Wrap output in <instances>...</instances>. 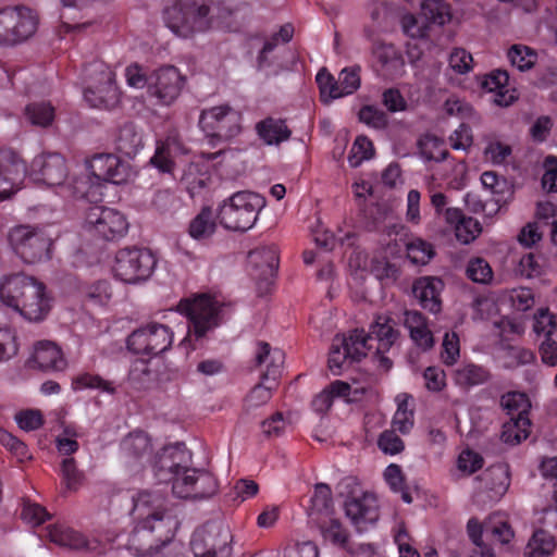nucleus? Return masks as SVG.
Returning <instances> with one entry per match:
<instances>
[{
  "instance_id": "obj_1",
  "label": "nucleus",
  "mask_w": 557,
  "mask_h": 557,
  "mask_svg": "<svg viewBox=\"0 0 557 557\" xmlns=\"http://www.w3.org/2000/svg\"><path fill=\"white\" fill-rule=\"evenodd\" d=\"M133 511L138 519L129 537V547L139 556L184 557L173 537L177 519L168 511L165 498L156 492L143 491L134 497Z\"/></svg>"
},
{
  "instance_id": "obj_2",
  "label": "nucleus",
  "mask_w": 557,
  "mask_h": 557,
  "mask_svg": "<svg viewBox=\"0 0 557 557\" xmlns=\"http://www.w3.org/2000/svg\"><path fill=\"white\" fill-rule=\"evenodd\" d=\"M393 320L385 315H377L371 323L368 333L364 330H354L348 337L336 336L329 352V368L334 375L342 374L347 363L360 361L369 351H373V360L377 367L388 371L393 361L385 356L398 337L393 326Z\"/></svg>"
},
{
  "instance_id": "obj_3",
  "label": "nucleus",
  "mask_w": 557,
  "mask_h": 557,
  "mask_svg": "<svg viewBox=\"0 0 557 557\" xmlns=\"http://www.w3.org/2000/svg\"><path fill=\"white\" fill-rule=\"evenodd\" d=\"M232 10L214 0H176L163 10L165 25L177 36L189 38L213 26H228Z\"/></svg>"
},
{
  "instance_id": "obj_4",
  "label": "nucleus",
  "mask_w": 557,
  "mask_h": 557,
  "mask_svg": "<svg viewBox=\"0 0 557 557\" xmlns=\"http://www.w3.org/2000/svg\"><path fill=\"white\" fill-rule=\"evenodd\" d=\"M163 456L157 463L161 465L160 469L168 467L169 473L172 474L169 480L172 481L173 494L178 498L206 499L216 494L219 484L211 472L205 469L183 467L171 460L168 462Z\"/></svg>"
},
{
  "instance_id": "obj_5",
  "label": "nucleus",
  "mask_w": 557,
  "mask_h": 557,
  "mask_svg": "<svg viewBox=\"0 0 557 557\" xmlns=\"http://www.w3.org/2000/svg\"><path fill=\"white\" fill-rule=\"evenodd\" d=\"M264 206L265 198L260 194L237 191L219 207L218 219L226 230L246 232L253 227Z\"/></svg>"
},
{
  "instance_id": "obj_6",
  "label": "nucleus",
  "mask_w": 557,
  "mask_h": 557,
  "mask_svg": "<svg viewBox=\"0 0 557 557\" xmlns=\"http://www.w3.org/2000/svg\"><path fill=\"white\" fill-rule=\"evenodd\" d=\"M285 354L278 348H272L265 342H258L255 356L257 367H264L261 373V382L257 384L246 397L248 407H258L272 396V391L276 388L278 379L281 377Z\"/></svg>"
},
{
  "instance_id": "obj_7",
  "label": "nucleus",
  "mask_w": 557,
  "mask_h": 557,
  "mask_svg": "<svg viewBox=\"0 0 557 557\" xmlns=\"http://www.w3.org/2000/svg\"><path fill=\"white\" fill-rule=\"evenodd\" d=\"M88 81L84 99L91 108L113 110L120 104L121 92L115 84V74L103 62L95 61L85 69Z\"/></svg>"
},
{
  "instance_id": "obj_8",
  "label": "nucleus",
  "mask_w": 557,
  "mask_h": 557,
  "mask_svg": "<svg viewBox=\"0 0 557 557\" xmlns=\"http://www.w3.org/2000/svg\"><path fill=\"white\" fill-rule=\"evenodd\" d=\"M177 311L188 319V331L184 341H199L220 323L219 304L212 296L206 294L182 299L177 305Z\"/></svg>"
},
{
  "instance_id": "obj_9",
  "label": "nucleus",
  "mask_w": 557,
  "mask_h": 557,
  "mask_svg": "<svg viewBox=\"0 0 557 557\" xmlns=\"http://www.w3.org/2000/svg\"><path fill=\"white\" fill-rule=\"evenodd\" d=\"M453 17L450 5L444 0H423L421 13L403 15L400 24L405 35L412 39H425L431 36L433 26H443Z\"/></svg>"
},
{
  "instance_id": "obj_10",
  "label": "nucleus",
  "mask_w": 557,
  "mask_h": 557,
  "mask_svg": "<svg viewBox=\"0 0 557 557\" xmlns=\"http://www.w3.org/2000/svg\"><path fill=\"white\" fill-rule=\"evenodd\" d=\"M38 21L36 12L24 5L0 9V46L26 41L36 33Z\"/></svg>"
},
{
  "instance_id": "obj_11",
  "label": "nucleus",
  "mask_w": 557,
  "mask_h": 557,
  "mask_svg": "<svg viewBox=\"0 0 557 557\" xmlns=\"http://www.w3.org/2000/svg\"><path fill=\"white\" fill-rule=\"evenodd\" d=\"M157 267V258L148 248H123L115 255L114 276L127 284L147 281Z\"/></svg>"
},
{
  "instance_id": "obj_12",
  "label": "nucleus",
  "mask_w": 557,
  "mask_h": 557,
  "mask_svg": "<svg viewBox=\"0 0 557 557\" xmlns=\"http://www.w3.org/2000/svg\"><path fill=\"white\" fill-rule=\"evenodd\" d=\"M358 487L354 478H345L338 484L341 495H346L344 503L345 513L358 532H363L374 524L379 519V506L374 495L361 492L359 496L357 491L349 490Z\"/></svg>"
},
{
  "instance_id": "obj_13",
  "label": "nucleus",
  "mask_w": 557,
  "mask_h": 557,
  "mask_svg": "<svg viewBox=\"0 0 557 557\" xmlns=\"http://www.w3.org/2000/svg\"><path fill=\"white\" fill-rule=\"evenodd\" d=\"M233 535L221 522L210 521L198 528L190 541L195 557H231Z\"/></svg>"
},
{
  "instance_id": "obj_14",
  "label": "nucleus",
  "mask_w": 557,
  "mask_h": 557,
  "mask_svg": "<svg viewBox=\"0 0 557 557\" xmlns=\"http://www.w3.org/2000/svg\"><path fill=\"white\" fill-rule=\"evenodd\" d=\"M9 242L14 252L26 263L51 257L52 239L42 228L18 225L11 230Z\"/></svg>"
},
{
  "instance_id": "obj_15",
  "label": "nucleus",
  "mask_w": 557,
  "mask_h": 557,
  "mask_svg": "<svg viewBox=\"0 0 557 557\" xmlns=\"http://www.w3.org/2000/svg\"><path fill=\"white\" fill-rule=\"evenodd\" d=\"M172 330L161 323L150 322L133 331L126 341L127 348L137 355L156 357L171 348Z\"/></svg>"
},
{
  "instance_id": "obj_16",
  "label": "nucleus",
  "mask_w": 557,
  "mask_h": 557,
  "mask_svg": "<svg viewBox=\"0 0 557 557\" xmlns=\"http://www.w3.org/2000/svg\"><path fill=\"white\" fill-rule=\"evenodd\" d=\"M242 114L222 104L205 109L199 116V126L210 137L228 140L240 133Z\"/></svg>"
},
{
  "instance_id": "obj_17",
  "label": "nucleus",
  "mask_w": 557,
  "mask_h": 557,
  "mask_svg": "<svg viewBox=\"0 0 557 557\" xmlns=\"http://www.w3.org/2000/svg\"><path fill=\"white\" fill-rule=\"evenodd\" d=\"M185 78L173 65L162 66L150 73L148 97L158 106H171L181 95Z\"/></svg>"
},
{
  "instance_id": "obj_18",
  "label": "nucleus",
  "mask_w": 557,
  "mask_h": 557,
  "mask_svg": "<svg viewBox=\"0 0 557 557\" xmlns=\"http://www.w3.org/2000/svg\"><path fill=\"white\" fill-rule=\"evenodd\" d=\"M86 224L104 240H119L128 232L126 216L109 207H91L86 214Z\"/></svg>"
},
{
  "instance_id": "obj_19",
  "label": "nucleus",
  "mask_w": 557,
  "mask_h": 557,
  "mask_svg": "<svg viewBox=\"0 0 557 557\" xmlns=\"http://www.w3.org/2000/svg\"><path fill=\"white\" fill-rule=\"evenodd\" d=\"M27 174L29 170L17 152L12 149L0 150V202L21 188Z\"/></svg>"
},
{
  "instance_id": "obj_20",
  "label": "nucleus",
  "mask_w": 557,
  "mask_h": 557,
  "mask_svg": "<svg viewBox=\"0 0 557 557\" xmlns=\"http://www.w3.org/2000/svg\"><path fill=\"white\" fill-rule=\"evenodd\" d=\"M69 175L64 157L59 152H42L36 156L29 166V176L47 186H60Z\"/></svg>"
},
{
  "instance_id": "obj_21",
  "label": "nucleus",
  "mask_w": 557,
  "mask_h": 557,
  "mask_svg": "<svg viewBox=\"0 0 557 557\" xmlns=\"http://www.w3.org/2000/svg\"><path fill=\"white\" fill-rule=\"evenodd\" d=\"M86 166L97 182L122 184L127 178V163L113 153H97L87 160Z\"/></svg>"
},
{
  "instance_id": "obj_22",
  "label": "nucleus",
  "mask_w": 557,
  "mask_h": 557,
  "mask_svg": "<svg viewBox=\"0 0 557 557\" xmlns=\"http://www.w3.org/2000/svg\"><path fill=\"white\" fill-rule=\"evenodd\" d=\"M278 261L277 249L274 246L251 250L248 255L249 273L253 280L269 286L277 273Z\"/></svg>"
},
{
  "instance_id": "obj_23",
  "label": "nucleus",
  "mask_w": 557,
  "mask_h": 557,
  "mask_svg": "<svg viewBox=\"0 0 557 557\" xmlns=\"http://www.w3.org/2000/svg\"><path fill=\"white\" fill-rule=\"evenodd\" d=\"M26 363L28 368L41 371H63L67 367L61 348L50 341L38 342Z\"/></svg>"
},
{
  "instance_id": "obj_24",
  "label": "nucleus",
  "mask_w": 557,
  "mask_h": 557,
  "mask_svg": "<svg viewBox=\"0 0 557 557\" xmlns=\"http://www.w3.org/2000/svg\"><path fill=\"white\" fill-rule=\"evenodd\" d=\"M35 293L34 277L23 273L5 276L0 283L1 301L15 311L24 296H34Z\"/></svg>"
},
{
  "instance_id": "obj_25",
  "label": "nucleus",
  "mask_w": 557,
  "mask_h": 557,
  "mask_svg": "<svg viewBox=\"0 0 557 557\" xmlns=\"http://www.w3.org/2000/svg\"><path fill=\"white\" fill-rule=\"evenodd\" d=\"M443 288L444 283L440 277L422 276L413 282L412 293L423 309L437 313L442 308L441 293Z\"/></svg>"
},
{
  "instance_id": "obj_26",
  "label": "nucleus",
  "mask_w": 557,
  "mask_h": 557,
  "mask_svg": "<svg viewBox=\"0 0 557 557\" xmlns=\"http://www.w3.org/2000/svg\"><path fill=\"white\" fill-rule=\"evenodd\" d=\"M34 296H24L17 312L28 321L42 320L50 310V299L46 294V286L34 277Z\"/></svg>"
},
{
  "instance_id": "obj_27",
  "label": "nucleus",
  "mask_w": 557,
  "mask_h": 557,
  "mask_svg": "<svg viewBox=\"0 0 557 557\" xmlns=\"http://www.w3.org/2000/svg\"><path fill=\"white\" fill-rule=\"evenodd\" d=\"M509 75L504 70H495L487 74L483 82V89L495 94V103L500 107L510 106L516 99L515 90L510 91L508 87Z\"/></svg>"
},
{
  "instance_id": "obj_28",
  "label": "nucleus",
  "mask_w": 557,
  "mask_h": 557,
  "mask_svg": "<svg viewBox=\"0 0 557 557\" xmlns=\"http://www.w3.org/2000/svg\"><path fill=\"white\" fill-rule=\"evenodd\" d=\"M47 535L51 542L72 549L94 550L98 545L96 541H89L83 534L63 525L49 527Z\"/></svg>"
},
{
  "instance_id": "obj_29",
  "label": "nucleus",
  "mask_w": 557,
  "mask_h": 557,
  "mask_svg": "<svg viewBox=\"0 0 557 557\" xmlns=\"http://www.w3.org/2000/svg\"><path fill=\"white\" fill-rule=\"evenodd\" d=\"M259 138L267 145H280L292 136L285 120L268 116L256 124Z\"/></svg>"
},
{
  "instance_id": "obj_30",
  "label": "nucleus",
  "mask_w": 557,
  "mask_h": 557,
  "mask_svg": "<svg viewBox=\"0 0 557 557\" xmlns=\"http://www.w3.org/2000/svg\"><path fill=\"white\" fill-rule=\"evenodd\" d=\"M182 152V146L177 138L168 137L157 141L154 154L150 163L162 173H172L175 168L174 158Z\"/></svg>"
},
{
  "instance_id": "obj_31",
  "label": "nucleus",
  "mask_w": 557,
  "mask_h": 557,
  "mask_svg": "<svg viewBox=\"0 0 557 557\" xmlns=\"http://www.w3.org/2000/svg\"><path fill=\"white\" fill-rule=\"evenodd\" d=\"M373 55L381 66V72L383 76H396L404 69V59L393 45H375L373 48Z\"/></svg>"
},
{
  "instance_id": "obj_32",
  "label": "nucleus",
  "mask_w": 557,
  "mask_h": 557,
  "mask_svg": "<svg viewBox=\"0 0 557 557\" xmlns=\"http://www.w3.org/2000/svg\"><path fill=\"white\" fill-rule=\"evenodd\" d=\"M491 379L490 371L483 366L465 363L454 371L455 384L461 388H471L482 385Z\"/></svg>"
},
{
  "instance_id": "obj_33",
  "label": "nucleus",
  "mask_w": 557,
  "mask_h": 557,
  "mask_svg": "<svg viewBox=\"0 0 557 557\" xmlns=\"http://www.w3.org/2000/svg\"><path fill=\"white\" fill-rule=\"evenodd\" d=\"M115 146L119 152L133 158L144 146L143 134L137 131L133 123H125L119 129Z\"/></svg>"
},
{
  "instance_id": "obj_34",
  "label": "nucleus",
  "mask_w": 557,
  "mask_h": 557,
  "mask_svg": "<svg viewBox=\"0 0 557 557\" xmlns=\"http://www.w3.org/2000/svg\"><path fill=\"white\" fill-rule=\"evenodd\" d=\"M476 479L484 482L485 487L497 494H504L510 484V473L507 463L498 462L488 467Z\"/></svg>"
},
{
  "instance_id": "obj_35",
  "label": "nucleus",
  "mask_w": 557,
  "mask_h": 557,
  "mask_svg": "<svg viewBox=\"0 0 557 557\" xmlns=\"http://www.w3.org/2000/svg\"><path fill=\"white\" fill-rule=\"evenodd\" d=\"M556 547L555 537L544 529H537L533 532L525 549V557H548Z\"/></svg>"
},
{
  "instance_id": "obj_36",
  "label": "nucleus",
  "mask_w": 557,
  "mask_h": 557,
  "mask_svg": "<svg viewBox=\"0 0 557 557\" xmlns=\"http://www.w3.org/2000/svg\"><path fill=\"white\" fill-rule=\"evenodd\" d=\"M531 425L529 417L510 418L503 425L500 440L510 445L520 444L529 437Z\"/></svg>"
},
{
  "instance_id": "obj_37",
  "label": "nucleus",
  "mask_w": 557,
  "mask_h": 557,
  "mask_svg": "<svg viewBox=\"0 0 557 557\" xmlns=\"http://www.w3.org/2000/svg\"><path fill=\"white\" fill-rule=\"evenodd\" d=\"M421 156L428 161H445L449 152L444 139L434 135H425L419 140Z\"/></svg>"
},
{
  "instance_id": "obj_38",
  "label": "nucleus",
  "mask_w": 557,
  "mask_h": 557,
  "mask_svg": "<svg viewBox=\"0 0 557 557\" xmlns=\"http://www.w3.org/2000/svg\"><path fill=\"white\" fill-rule=\"evenodd\" d=\"M500 405L510 418L529 417L531 409L529 397L521 392H509L503 395Z\"/></svg>"
},
{
  "instance_id": "obj_39",
  "label": "nucleus",
  "mask_w": 557,
  "mask_h": 557,
  "mask_svg": "<svg viewBox=\"0 0 557 557\" xmlns=\"http://www.w3.org/2000/svg\"><path fill=\"white\" fill-rule=\"evenodd\" d=\"M407 257L413 264L424 265L435 256L434 247L431 243L414 237L406 244Z\"/></svg>"
},
{
  "instance_id": "obj_40",
  "label": "nucleus",
  "mask_w": 557,
  "mask_h": 557,
  "mask_svg": "<svg viewBox=\"0 0 557 557\" xmlns=\"http://www.w3.org/2000/svg\"><path fill=\"white\" fill-rule=\"evenodd\" d=\"M215 231V223L212 218V210L203 208L189 224V235L195 239H202L211 236Z\"/></svg>"
},
{
  "instance_id": "obj_41",
  "label": "nucleus",
  "mask_w": 557,
  "mask_h": 557,
  "mask_svg": "<svg viewBox=\"0 0 557 557\" xmlns=\"http://www.w3.org/2000/svg\"><path fill=\"white\" fill-rule=\"evenodd\" d=\"M28 121L37 126L47 127L54 120V108L49 102H34L25 108Z\"/></svg>"
},
{
  "instance_id": "obj_42",
  "label": "nucleus",
  "mask_w": 557,
  "mask_h": 557,
  "mask_svg": "<svg viewBox=\"0 0 557 557\" xmlns=\"http://www.w3.org/2000/svg\"><path fill=\"white\" fill-rule=\"evenodd\" d=\"M74 389H99L101 392L108 393V394H114L115 387L113 386L112 382L107 381L102 379L98 374L92 373H81L73 379L72 382Z\"/></svg>"
},
{
  "instance_id": "obj_43",
  "label": "nucleus",
  "mask_w": 557,
  "mask_h": 557,
  "mask_svg": "<svg viewBox=\"0 0 557 557\" xmlns=\"http://www.w3.org/2000/svg\"><path fill=\"white\" fill-rule=\"evenodd\" d=\"M508 59L512 66L524 72L533 67L537 60L536 53L529 47L522 45H513L508 50Z\"/></svg>"
},
{
  "instance_id": "obj_44",
  "label": "nucleus",
  "mask_w": 557,
  "mask_h": 557,
  "mask_svg": "<svg viewBox=\"0 0 557 557\" xmlns=\"http://www.w3.org/2000/svg\"><path fill=\"white\" fill-rule=\"evenodd\" d=\"M360 71L361 69L358 65L345 67L341 71L337 79L341 98L352 95L359 89L361 85Z\"/></svg>"
},
{
  "instance_id": "obj_45",
  "label": "nucleus",
  "mask_w": 557,
  "mask_h": 557,
  "mask_svg": "<svg viewBox=\"0 0 557 557\" xmlns=\"http://www.w3.org/2000/svg\"><path fill=\"white\" fill-rule=\"evenodd\" d=\"M374 154L373 143L367 136H358L349 151L348 162L350 166L357 168L363 161L369 160Z\"/></svg>"
},
{
  "instance_id": "obj_46",
  "label": "nucleus",
  "mask_w": 557,
  "mask_h": 557,
  "mask_svg": "<svg viewBox=\"0 0 557 557\" xmlns=\"http://www.w3.org/2000/svg\"><path fill=\"white\" fill-rule=\"evenodd\" d=\"M358 119L367 126L382 131L388 125L387 114L373 104H364L358 112Z\"/></svg>"
},
{
  "instance_id": "obj_47",
  "label": "nucleus",
  "mask_w": 557,
  "mask_h": 557,
  "mask_svg": "<svg viewBox=\"0 0 557 557\" xmlns=\"http://www.w3.org/2000/svg\"><path fill=\"white\" fill-rule=\"evenodd\" d=\"M397 410L393 417L392 430L407 434L413 426V411L408 409L407 397L400 399V396H397Z\"/></svg>"
},
{
  "instance_id": "obj_48",
  "label": "nucleus",
  "mask_w": 557,
  "mask_h": 557,
  "mask_svg": "<svg viewBox=\"0 0 557 557\" xmlns=\"http://www.w3.org/2000/svg\"><path fill=\"white\" fill-rule=\"evenodd\" d=\"M315 81L320 89L321 100L324 103H329L334 99L341 98L337 81L325 69H322L318 72Z\"/></svg>"
},
{
  "instance_id": "obj_49",
  "label": "nucleus",
  "mask_w": 557,
  "mask_h": 557,
  "mask_svg": "<svg viewBox=\"0 0 557 557\" xmlns=\"http://www.w3.org/2000/svg\"><path fill=\"white\" fill-rule=\"evenodd\" d=\"M61 471L66 491L76 492L84 482V473L77 469L73 457L65 458L61 465Z\"/></svg>"
},
{
  "instance_id": "obj_50",
  "label": "nucleus",
  "mask_w": 557,
  "mask_h": 557,
  "mask_svg": "<svg viewBox=\"0 0 557 557\" xmlns=\"http://www.w3.org/2000/svg\"><path fill=\"white\" fill-rule=\"evenodd\" d=\"M121 449L124 453H147L151 449V440L145 431L135 430L123 438Z\"/></svg>"
},
{
  "instance_id": "obj_51",
  "label": "nucleus",
  "mask_w": 557,
  "mask_h": 557,
  "mask_svg": "<svg viewBox=\"0 0 557 557\" xmlns=\"http://www.w3.org/2000/svg\"><path fill=\"white\" fill-rule=\"evenodd\" d=\"M333 505L332 492L327 484L318 483L311 497V512L329 513Z\"/></svg>"
},
{
  "instance_id": "obj_52",
  "label": "nucleus",
  "mask_w": 557,
  "mask_h": 557,
  "mask_svg": "<svg viewBox=\"0 0 557 557\" xmlns=\"http://www.w3.org/2000/svg\"><path fill=\"white\" fill-rule=\"evenodd\" d=\"M482 232V226L476 219L465 216L455 227L457 239L462 244L473 242Z\"/></svg>"
},
{
  "instance_id": "obj_53",
  "label": "nucleus",
  "mask_w": 557,
  "mask_h": 557,
  "mask_svg": "<svg viewBox=\"0 0 557 557\" xmlns=\"http://www.w3.org/2000/svg\"><path fill=\"white\" fill-rule=\"evenodd\" d=\"M467 275L475 283L486 284L492 280L493 271L486 260L474 258L467 265Z\"/></svg>"
},
{
  "instance_id": "obj_54",
  "label": "nucleus",
  "mask_w": 557,
  "mask_h": 557,
  "mask_svg": "<svg viewBox=\"0 0 557 557\" xmlns=\"http://www.w3.org/2000/svg\"><path fill=\"white\" fill-rule=\"evenodd\" d=\"M488 193L492 195L491 203L493 211L498 212L502 206L506 205L513 195V189L510 183L502 176L497 185H494Z\"/></svg>"
},
{
  "instance_id": "obj_55",
  "label": "nucleus",
  "mask_w": 557,
  "mask_h": 557,
  "mask_svg": "<svg viewBox=\"0 0 557 557\" xmlns=\"http://www.w3.org/2000/svg\"><path fill=\"white\" fill-rule=\"evenodd\" d=\"M460 356L459 336L455 333H446L442 343L441 359L446 366H453Z\"/></svg>"
},
{
  "instance_id": "obj_56",
  "label": "nucleus",
  "mask_w": 557,
  "mask_h": 557,
  "mask_svg": "<svg viewBox=\"0 0 557 557\" xmlns=\"http://www.w3.org/2000/svg\"><path fill=\"white\" fill-rule=\"evenodd\" d=\"M17 350L15 332L9 326H0V362L14 357Z\"/></svg>"
},
{
  "instance_id": "obj_57",
  "label": "nucleus",
  "mask_w": 557,
  "mask_h": 557,
  "mask_svg": "<svg viewBox=\"0 0 557 557\" xmlns=\"http://www.w3.org/2000/svg\"><path fill=\"white\" fill-rule=\"evenodd\" d=\"M321 533L325 540L348 549V533L338 520H331L327 527H321Z\"/></svg>"
},
{
  "instance_id": "obj_58",
  "label": "nucleus",
  "mask_w": 557,
  "mask_h": 557,
  "mask_svg": "<svg viewBox=\"0 0 557 557\" xmlns=\"http://www.w3.org/2000/svg\"><path fill=\"white\" fill-rule=\"evenodd\" d=\"M15 421L20 429L24 431H34L44 424V417L39 410L26 409L15 414Z\"/></svg>"
},
{
  "instance_id": "obj_59",
  "label": "nucleus",
  "mask_w": 557,
  "mask_h": 557,
  "mask_svg": "<svg viewBox=\"0 0 557 557\" xmlns=\"http://www.w3.org/2000/svg\"><path fill=\"white\" fill-rule=\"evenodd\" d=\"M450 147L455 150H467L473 143L472 129L469 125L461 123L449 136Z\"/></svg>"
},
{
  "instance_id": "obj_60",
  "label": "nucleus",
  "mask_w": 557,
  "mask_h": 557,
  "mask_svg": "<svg viewBox=\"0 0 557 557\" xmlns=\"http://www.w3.org/2000/svg\"><path fill=\"white\" fill-rule=\"evenodd\" d=\"M77 436L75 426H64L62 433L57 437L59 453H77L79 449Z\"/></svg>"
},
{
  "instance_id": "obj_61",
  "label": "nucleus",
  "mask_w": 557,
  "mask_h": 557,
  "mask_svg": "<svg viewBox=\"0 0 557 557\" xmlns=\"http://www.w3.org/2000/svg\"><path fill=\"white\" fill-rule=\"evenodd\" d=\"M472 55L463 48H455L449 55V66L459 74L468 73L472 67Z\"/></svg>"
},
{
  "instance_id": "obj_62",
  "label": "nucleus",
  "mask_w": 557,
  "mask_h": 557,
  "mask_svg": "<svg viewBox=\"0 0 557 557\" xmlns=\"http://www.w3.org/2000/svg\"><path fill=\"white\" fill-rule=\"evenodd\" d=\"M21 516L26 522L33 525H39L49 518V513L45 507L30 502H24Z\"/></svg>"
},
{
  "instance_id": "obj_63",
  "label": "nucleus",
  "mask_w": 557,
  "mask_h": 557,
  "mask_svg": "<svg viewBox=\"0 0 557 557\" xmlns=\"http://www.w3.org/2000/svg\"><path fill=\"white\" fill-rule=\"evenodd\" d=\"M512 307L518 311H527L534 305V296L530 288H515L509 294Z\"/></svg>"
},
{
  "instance_id": "obj_64",
  "label": "nucleus",
  "mask_w": 557,
  "mask_h": 557,
  "mask_svg": "<svg viewBox=\"0 0 557 557\" xmlns=\"http://www.w3.org/2000/svg\"><path fill=\"white\" fill-rule=\"evenodd\" d=\"M544 164L546 170L542 177V186L548 193L557 191V158L547 156Z\"/></svg>"
}]
</instances>
